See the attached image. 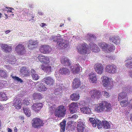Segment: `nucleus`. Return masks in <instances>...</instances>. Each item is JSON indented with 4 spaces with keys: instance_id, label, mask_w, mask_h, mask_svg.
<instances>
[{
    "instance_id": "nucleus-1",
    "label": "nucleus",
    "mask_w": 132,
    "mask_h": 132,
    "mask_svg": "<svg viewBox=\"0 0 132 132\" xmlns=\"http://www.w3.org/2000/svg\"><path fill=\"white\" fill-rule=\"evenodd\" d=\"M89 120L94 127H96L97 126V127L98 129H101L102 127L105 129L110 128V123L107 121H103L102 123L100 120L93 118H90Z\"/></svg>"
},
{
    "instance_id": "nucleus-2",
    "label": "nucleus",
    "mask_w": 132,
    "mask_h": 132,
    "mask_svg": "<svg viewBox=\"0 0 132 132\" xmlns=\"http://www.w3.org/2000/svg\"><path fill=\"white\" fill-rule=\"evenodd\" d=\"M95 111L98 113L102 112H109L112 110L111 104L106 101H102L95 108Z\"/></svg>"
},
{
    "instance_id": "nucleus-3",
    "label": "nucleus",
    "mask_w": 132,
    "mask_h": 132,
    "mask_svg": "<svg viewBox=\"0 0 132 132\" xmlns=\"http://www.w3.org/2000/svg\"><path fill=\"white\" fill-rule=\"evenodd\" d=\"M66 110L65 106L62 105H60L55 109L54 115L59 118L63 117L66 114Z\"/></svg>"
},
{
    "instance_id": "nucleus-4",
    "label": "nucleus",
    "mask_w": 132,
    "mask_h": 132,
    "mask_svg": "<svg viewBox=\"0 0 132 132\" xmlns=\"http://www.w3.org/2000/svg\"><path fill=\"white\" fill-rule=\"evenodd\" d=\"M87 46V44L85 43L78 45L77 48L78 52L79 53L83 54H89L91 51Z\"/></svg>"
},
{
    "instance_id": "nucleus-5",
    "label": "nucleus",
    "mask_w": 132,
    "mask_h": 132,
    "mask_svg": "<svg viewBox=\"0 0 132 132\" xmlns=\"http://www.w3.org/2000/svg\"><path fill=\"white\" fill-rule=\"evenodd\" d=\"M100 47L105 52H110L115 49V46L113 44H109L104 42L100 43Z\"/></svg>"
},
{
    "instance_id": "nucleus-6",
    "label": "nucleus",
    "mask_w": 132,
    "mask_h": 132,
    "mask_svg": "<svg viewBox=\"0 0 132 132\" xmlns=\"http://www.w3.org/2000/svg\"><path fill=\"white\" fill-rule=\"evenodd\" d=\"M43 120L39 118H35L33 119L32 121V125L35 128H40L44 124Z\"/></svg>"
},
{
    "instance_id": "nucleus-7",
    "label": "nucleus",
    "mask_w": 132,
    "mask_h": 132,
    "mask_svg": "<svg viewBox=\"0 0 132 132\" xmlns=\"http://www.w3.org/2000/svg\"><path fill=\"white\" fill-rule=\"evenodd\" d=\"M15 51L18 55H24L26 53L24 45L21 44H19L15 47Z\"/></svg>"
},
{
    "instance_id": "nucleus-8",
    "label": "nucleus",
    "mask_w": 132,
    "mask_h": 132,
    "mask_svg": "<svg viewBox=\"0 0 132 132\" xmlns=\"http://www.w3.org/2000/svg\"><path fill=\"white\" fill-rule=\"evenodd\" d=\"M89 94L92 98L94 99H98L102 96L101 91L96 89H93L90 91Z\"/></svg>"
},
{
    "instance_id": "nucleus-9",
    "label": "nucleus",
    "mask_w": 132,
    "mask_h": 132,
    "mask_svg": "<svg viewBox=\"0 0 132 132\" xmlns=\"http://www.w3.org/2000/svg\"><path fill=\"white\" fill-rule=\"evenodd\" d=\"M106 72L111 74H114L117 71V67L114 65L112 64L106 65L105 68Z\"/></svg>"
},
{
    "instance_id": "nucleus-10",
    "label": "nucleus",
    "mask_w": 132,
    "mask_h": 132,
    "mask_svg": "<svg viewBox=\"0 0 132 132\" xmlns=\"http://www.w3.org/2000/svg\"><path fill=\"white\" fill-rule=\"evenodd\" d=\"M78 105L77 102H72L69 105V109L71 113H76L78 109Z\"/></svg>"
},
{
    "instance_id": "nucleus-11",
    "label": "nucleus",
    "mask_w": 132,
    "mask_h": 132,
    "mask_svg": "<svg viewBox=\"0 0 132 132\" xmlns=\"http://www.w3.org/2000/svg\"><path fill=\"white\" fill-rule=\"evenodd\" d=\"M103 86L107 87L110 85V78L105 76H102L101 78Z\"/></svg>"
},
{
    "instance_id": "nucleus-12",
    "label": "nucleus",
    "mask_w": 132,
    "mask_h": 132,
    "mask_svg": "<svg viewBox=\"0 0 132 132\" xmlns=\"http://www.w3.org/2000/svg\"><path fill=\"white\" fill-rule=\"evenodd\" d=\"M37 58L39 61L42 63L47 64L50 62V59L48 57L42 55H39Z\"/></svg>"
},
{
    "instance_id": "nucleus-13",
    "label": "nucleus",
    "mask_w": 132,
    "mask_h": 132,
    "mask_svg": "<svg viewBox=\"0 0 132 132\" xmlns=\"http://www.w3.org/2000/svg\"><path fill=\"white\" fill-rule=\"evenodd\" d=\"M81 81L80 79L76 78L74 79L73 80L72 87L75 89L78 88L81 85Z\"/></svg>"
},
{
    "instance_id": "nucleus-14",
    "label": "nucleus",
    "mask_w": 132,
    "mask_h": 132,
    "mask_svg": "<svg viewBox=\"0 0 132 132\" xmlns=\"http://www.w3.org/2000/svg\"><path fill=\"white\" fill-rule=\"evenodd\" d=\"M20 74L23 77H26L29 75L30 71L28 68L26 67H23L20 68Z\"/></svg>"
},
{
    "instance_id": "nucleus-15",
    "label": "nucleus",
    "mask_w": 132,
    "mask_h": 132,
    "mask_svg": "<svg viewBox=\"0 0 132 132\" xmlns=\"http://www.w3.org/2000/svg\"><path fill=\"white\" fill-rule=\"evenodd\" d=\"M42 103H34L32 106V109L36 112L39 111L43 106Z\"/></svg>"
},
{
    "instance_id": "nucleus-16",
    "label": "nucleus",
    "mask_w": 132,
    "mask_h": 132,
    "mask_svg": "<svg viewBox=\"0 0 132 132\" xmlns=\"http://www.w3.org/2000/svg\"><path fill=\"white\" fill-rule=\"evenodd\" d=\"M61 63L65 66H70L71 65V61L67 57L65 56L62 57L60 59Z\"/></svg>"
},
{
    "instance_id": "nucleus-17",
    "label": "nucleus",
    "mask_w": 132,
    "mask_h": 132,
    "mask_svg": "<svg viewBox=\"0 0 132 132\" xmlns=\"http://www.w3.org/2000/svg\"><path fill=\"white\" fill-rule=\"evenodd\" d=\"M95 71L99 75L102 74L104 70L102 65L98 63L95 64Z\"/></svg>"
},
{
    "instance_id": "nucleus-18",
    "label": "nucleus",
    "mask_w": 132,
    "mask_h": 132,
    "mask_svg": "<svg viewBox=\"0 0 132 132\" xmlns=\"http://www.w3.org/2000/svg\"><path fill=\"white\" fill-rule=\"evenodd\" d=\"M44 82L49 86L53 85L55 82L54 80L51 77H46L43 79Z\"/></svg>"
},
{
    "instance_id": "nucleus-19",
    "label": "nucleus",
    "mask_w": 132,
    "mask_h": 132,
    "mask_svg": "<svg viewBox=\"0 0 132 132\" xmlns=\"http://www.w3.org/2000/svg\"><path fill=\"white\" fill-rule=\"evenodd\" d=\"M40 68L47 74H50L51 72L52 67L50 65H44L42 64L40 66Z\"/></svg>"
},
{
    "instance_id": "nucleus-20",
    "label": "nucleus",
    "mask_w": 132,
    "mask_h": 132,
    "mask_svg": "<svg viewBox=\"0 0 132 132\" xmlns=\"http://www.w3.org/2000/svg\"><path fill=\"white\" fill-rule=\"evenodd\" d=\"M57 44L59 46L62 48H65L67 47L69 45L68 41L62 39H60L57 42Z\"/></svg>"
},
{
    "instance_id": "nucleus-21",
    "label": "nucleus",
    "mask_w": 132,
    "mask_h": 132,
    "mask_svg": "<svg viewBox=\"0 0 132 132\" xmlns=\"http://www.w3.org/2000/svg\"><path fill=\"white\" fill-rule=\"evenodd\" d=\"M50 47L47 45H43L41 46L39 48L40 52L44 54H46L49 53Z\"/></svg>"
},
{
    "instance_id": "nucleus-22",
    "label": "nucleus",
    "mask_w": 132,
    "mask_h": 132,
    "mask_svg": "<svg viewBox=\"0 0 132 132\" xmlns=\"http://www.w3.org/2000/svg\"><path fill=\"white\" fill-rule=\"evenodd\" d=\"M89 46L92 51L94 52H98L100 51L98 47L94 43H90L89 45Z\"/></svg>"
},
{
    "instance_id": "nucleus-23",
    "label": "nucleus",
    "mask_w": 132,
    "mask_h": 132,
    "mask_svg": "<svg viewBox=\"0 0 132 132\" xmlns=\"http://www.w3.org/2000/svg\"><path fill=\"white\" fill-rule=\"evenodd\" d=\"M1 46L2 50L5 52H10L12 50V47L9 45L5 44H1Z\"/></svg>"
},
{
    "instance_id": "nucleus-24",
    "label": "nucleus",
    "mask_w": 132,
    "mask_h": 132,
    "mask_svg": "<svg viewBox=\"0 0 132 132\" xmlns=\"http://www.w3.org/2000/svg\"><path fill=\"white\" fill-rule=\"evenodd\" d=\"M21 101L18 99H15L13 101V106L17 109H19L21 108Z\"/></svg>"
},
{
    "instance_id": "nucleus-25",
    "label": "nucleus",
    "mask_w": 132,
    "mask_h": 132,
    "mask_svg": "<svg viewBox=\"0 0 132 132\" xmlns=\"http://www.w3.org/2000/svg\"><path fill=\"white\" fill-rule=\"evenodd\" d=\"M89 80L92 83H96L97 80V75L94 73L92 72L89 74Z\"/></svg>"
},
{
    "instance_id": "nucleus-26",
    "label": "nucleus",
    "mask_w": 132,
    "mask_h": 132,
    "mask_svg": "<svg viewBox=\"0 0 132 132\" xmlns=\"http://www.w3.org/2000/svg\"><path fill=\"white\" fill-rule=\"evenodd\" d=\"M38 43L36 40H30L29 41V44L28 47L29 49H32L37 45Z\"/></svg>"
},
{
    "instance_id": "nucleus-27",
    "label": "nucleus",
    "mask_w": 132,
    "mask_h": 132,
    "mask_svg": "<svg viewBox=\"0 0 132 132\" xmlns=\"http://www.w3.org/2000/svg\"><path fill=\"white\" fill-rule=\"evenodd\" d=\"M60 73L62 75H68L70 73L69 70L67 68L62 67L60 68Z\"/></svg>"
},
{
    "instance_id": "nucleus-28",
    "label": "nucleus",
    "mask_w": 132,
    "mask_h": 132,
    "mask_svg": "<svg viewBox=\"0 0 132 132\" xmlns=\"http://www.w3.org/2000/svg\"><path fill=\"white\" fill-rule=\"evenodd\" d=\"M77 130L79 132H83L84 129V125L83 122L81 121L78 122Z\"/></svg>"
},
{
    "instance_id": "nucleus-29",
    "label": "nucleus",
    "mask_w": 132,
    "mask_h": 132,
    "mask_svg": "<svg viewBox=\"0 0 132 132\" xmlns=\"http://www.w3.org/2000/svg\"><path fill=\"white\" fill-rule=\"evenodd\" d=\"M71 70L72 71L73 73L74 74L77 73L79 72L80 70V67L78 64H76L73 67H71L70 68Z\"/></svg>"
},
{
    "instance_id": "nucleus-30",
    "label": "nucleus",
    "mask_w": 132,
    "mask_h": 132,
    "mask_svg": "<svg viewBox=\"0 0 132 132\" xmlns=\"http://www.w3.org/2000/svg\"><path fill=\"white\" fill-rule=\"evenodd\" d=\"M43 98V95L40 93H34L32 95L33 100H40Z\"/></svg>"
},
{
    "instance_id": "nucleus-31",
    "label": "nucleus",
    "mask_w": 132,
    "mask_h": 132,
    "mask_svg": "<svg viewBox=\"0 0 132 132\" xmlns=\"http://www.w3.org/2000/svg\"><path fill=\"white\" fill-rule=\"evenodd\" d=\"M127 97V95L126 92H122L118 94V99L119 101L125 99Z\"/></svg>"
},
{
    "instance_id": "nucleus-32",
    "label": "nucleus",
    "mask_w": 132,
    "mask_h": 132,
    "mask_svg": "<svg viewBox=\"0 0 132 132\" xmlns=\"http://www.w3.org/2000/svg\"><path fill=\"white\" fill-rule=\"evenodd\" d=\"M80 97L79 94L78 93H74L71 95L70 97L71 100L73 101H77Z\"/></svg>"
},
{
    "instance_id": "nucleus-33",
    "label": "nucleus",
    "mask_w": 132,
    "mask_h": 132,
    "mask_svg": "<svg viewBox=\"0 0 132 132\" xmlns=\"http://www.w3.org/2000/svg\"><path fill=\"white\" fill-rule=\"evenodd\" d=\"M80 110L81 112L84 114H89L91 113L90 109L88 107H85L81 108Z\"/></svg>"
},
{
    "instance_id": "nucleus-34",
    "label": "nucleus",
    "mask_w": 132,
    "mask_h": 132,
    "mask_svg": "<svg viewBox=\"0 0 132 132\" xmlns=\"http://www.w3.org/2000/svg\"><path fill=\"white\" fill-rule=\"evenodd\" d=\"M66 121L64 119L61 122L60 124V132H64L65 130V127L66 126Z\"/></svg>"
},
{
    "instance_id": "nucleus-35",
    "label": "nucleus",
    "mask_w": 132,
    "mask_h": 132,
    "mask_svg": "<svg viewBox=\"0 0 132 132\" xmlns=\"http://www.w3.org/2000/svg\"><path fill=\"white\" fill-rule=\"evenodd\" d=\"M125 65L128 68H132V59L128 58L125 61Z\"/></svg>"
},
{
    "instance_id": "nucleus-36",
    "label": "nucleus",
    "mask_w": 132,
    "mask_h": 132,
    "mask_svg": "<svg viewBox=\"0 0 132 132\" xmlns=\"http://www.w3.org/2000/svg\"><path fill=\"white\" fill-rule=\"evenodd\" d=\"M110 39L111 41L117 45L119 44L120 43V40L118 37H111Z\"/></svg>"
},
{
    "instance_id": "nucleus-37",
    "label": "nucleus",
    "mask_w": 132,
    "mask_h": 132,
    "mask_svg": "<svg viewBox=\"0 0 132 132\" xmlns=\"http://www.w3.org/2000/svg\"><path fill=\"white\" fill-rule=\"evenodd\" d=\"M7 94L4 92H0V100L3 101L7 100Z\"/></svg>"
},
{
    "instance_id": "nucleus-38",
    "label": "nucleus",
    "mask_w": 132,
    "mask_h": 132,
    "mask_svg": "<svg viewBox=\"0 0 132 132\" xmlns=\"http://www.w3.org/2000/svg\"><path fill=\"white\" fill-rule=\"evenodd\" d=\"M23 110L26 115L28 117H30L31 115V111L29 108L27 107H24Z\"/></svg>"
},
{
    "instance_id": "nucleus-39",
    "label": "nucleus",
    "mask_w": 132,
    "mask_h": 132,
    "mask_svg": "<svg viewBox=\"0 0 132 132\" xmlns=\"http://www.w3.org/2000/svg\"><path fill=\"white\" fill-rule=\"evenodd\" d=\"M120 104L122 107H126L129 104L128 100L125 99L120 101Z\"/></svg>"
},
{
    "instance_id": "nucleus-40",
    "label": "nucleus",
    "mask_w": 132,
    "mask_h": 132,
    "mask_svg": "<svg viewBox=\"0 0 132 132\" xmlns=\"http://www.w3.org/2000/svg\"><path fill=\"white\" fill-rule=\"evenodd\" d=\"M7 73L6 71L3 70H0V77L3 78H6L7 76Z\"/></svg>"
},
{
    "instance_id": "nucleus-41",
    "label": "nucleus",
    "mask_w": 132,
    "mask_h": 132,
    "mask_svg": "<svg viewBox=\"0 0 132 132\" xmlns=\"http://www.w3.org/2000/svg\"><path fill=\"white\" fill-rule=\"evenodd\" d=\"M11 76L15 81H16L18 82L22 83L23 82V81L22 79L16 76H13L11 75Z\"/></svg>"
},
{
    "instance_id": "nucleus-42",
    "label": "nucleus",
    "mask_w": 132,
    "mask_h": 132,
    "mask_svg": "<svg viewBox=\"0 0 132 132\" xmlns=\"http://www.w3.org/2000/svg\"><path fill=\"white\" fill-rule=\"evenodd\" d=\"M30 100L29 98H27L24 99L23 101V103L26 105H28L30 103Z\"/></svg>"
},
{
    "instance_id": "nucleus-43",
    "label": "nucleus",
    "mask_w": 132,
    "mask_h": 132,
    "mask_svg": "<svg viewBox=\"0 0 132 132\" xmlns=\"http://www.w3.org/2000/svg\"><path fill=\"white\" fill-rule=\"evenodd\" d=\"M102 92L104 96H105L106 98H108L109 97L110 94L107 92L105 91H103Z\"/></svg>"
},
{
    "instance_id": "nucleus-44",
    "label": "nucleus",
    "mask_w": 132,
    "mask_h": 132,
    "mask_svg": "<svg viewBox=\"0 0 132 132\" xmlns=\"http://www.w3.org/2000/svg\"><path fill=\"white\" fill-rule=\"evenodd\" d=\"M41 91H46L47 90V88L43 84H41V86L39 87Z\"/></svg>"
},
{
    "instance_id": "nucleus-45",
    "label": "nucleus",
    "mask_w": 132,
    "mask_h": 132,
    "mask_svg": "<svg viewBox=\"0 0 132 132\" xmlns=\"http://www.w3.org/2000/svg\"><path fill=\"white\" fill-rule=\"evenodd\" d=\"M32 78L35 80H37L38 79V77L37 74L32 73L31 74Z\"/></svg>"
},
{
    "instance_id": "nucleus-46",
    "label": "nucleus",
    "mask_w": 132,
    "mask_h": 132,
    "mask_svg": "<svg viewBox=\"0 0 132 132\" xmlns=\"http://www.w3.org/2000/svg\"><path fill=\"white\" fill-rule=\"evenodd\" d=\"M73 123L72 121H70L68 122L67 123L68 127L69 128H71L73 127Z\"/></svg>"
},
{
    "instance_id": "nucleus-47",
    "label": "nucleus",
    "mask_w": 132,
    "mask_h": 132,
    "mask_svg": "<svg viewBox=\"0 0 132 132\" xmlns=\"http://www.w3.org/2000/svg\"><path fill=\"white\" fill-rule=\"evenodd\" d=\"M57 37L56 36H52L51 37V39L54 41H57L58 40Z\"/></svg>"
},
{
    "instance_id": "nucleus-48",
    "label": "nucleus",
    "mask_w": 132,
    "mask_h": 132,
    "mask_svg": "<svg viewBox=\"0 0 132 132\" xmlns=\"http://www.w3.org/2000/svg\"><path fill=\"white\" fill-rule=\"evenodd\" d=\"M78 117V116L77 114H75L71 116V117H69V118L75 119H77Z\"/></svg>"
},
{
    "instance_id": "nucleus-49",
    "label": "nucleus",
    "mask_w": 132,
    "mask_h": 132,
    "mask_svg": "<svg viewBox=\"0 0 132 132\" xmlns=\"http://www.w3.org/2000/svg\"><path fill=\"white\" fill-rule=\"evenodd\" d=\"M8 9H10V10H8L7 11V13L8 12H12V10H14V9L10 7H6Z\"/></svg>"
},
{
    "instance_id": "nucleus-50",
    "label": "nucleus",
    "mask_w": 132,
    "mask_h": 132,
    "mask_svg": "<svg viewBox=\"0 0 132 132\" xmlns=\"http://www.w3.org/2000/svg\"><path fill=\"white\" fill-rule=\"evenodd\" d=\"M129 103V108L131 109H132V99L130 100Z\"/></svg>"
},
{
    "instance_id": "nucleus-51",
    "label": "nucleus",
    "mask_w": 132,
    "mask_h": 132,
    "mask_svg": "<svg viewBox=\"0 0 132 132\" xmlns=\"http://www.w3.org/2000/svg\"><path fill=\"white\" fill-rule=\"evenodd\" d=\"M6 82V81H4L3 80H0V85H1V86H4V85L3 84V83H4L5 82Z\"/></svg>"
},
{
    "instance_id": "nucleus-52",
    "label": "nucleus",
    "mask_w": 132,
    "mask_h": 132,
    "mask_svg": "<svg viewBox=\"0 0 132 132\" xmlns=\"http://www.w3.org/2000/svg\"><path fill=\"white\" fill-rule=\"evenodd\" d=\"M54 92V94L55 95H58L60 94V92L58 91V89L55 90Z\"/></svg>"
},
{
    "instance_id": "nucleus-53",
    "label": "nucleus",
    "mask_w": 132,
    "mask_h": 132,
    "mask_svg": "<svg viewBox=\"0 0 132 132\" xmlns=\"http://www.w3.org/2000/svg\"><path fill=\"white\" fill-rule=\"evenodd\" d=\"M4 106L0 104V110H4Z\"/></svg>"
},
{
    "instance_id": "nucleus-54",
    "label": "nucleus",
    "mask_w": 132,
    "mask_h": 132,
    "mask_svg": "<svg viewBox=\"0 0 132 132\" xmlns=\"http://www.w3.org/2000/svg\"><path fill=\"white\" fill-rule=\"evenodd\" d=\"M89 37L90 38H91L92 39L94 38V36L93 35L91 34H89L88 35Z\"/></svg>"
},
{
    "instance_id": "nucleus-55",
    "label": "nucleus",
    "mask_w": 132,
    "mask_h": 132,
    "mask_svg": "<svg viewBox=\"0 0 132 132\" xmlns=\"http://www.w3.org/2000/svg\"><path fill=\"white\" fill-rule=\"evenodd\" d=\"M46 25V24L45 23H42L40 24V26L42 27H43Z\"/></svg>"
},
{
    "instance_id": "nucleus-56",
    "label": "nucleus",
    "mask_w": 132,
    "mask_h": 132,
    "mask_svg": "<svg viewBox=\"0 0 132 132\" xmlns=\"http://www.w3.org/2000/svg\"><path fill=\"white\" fill-rule=\"evenodd\" d=\"M19 118L21 120H23L24 119V117L22 116H19Z\"/></svg>"
},
{
    "instance_id": "nucleus-57",
    "label": "nucleus",
    "mask_w": 132,
    "mask_h": 132,
    "mask_svg": "<svg viewBox=\"0 0 132 132\" xmlns=\"http://www.w3.org/2000/svg\"><path fill=\"white\" fill-rule=\"evenodd\" d=\"M31 74L32 73H35V70L34 69H32L31 70Z\"/></svg>"
},
{
    "instance_id": "nucleus-58",
    "label": "nucleus",
    "mask_w": 132,
    "mask_h": 132,
    "mask_svg": "<svg viewBox=\"0 0 132 132\" xmlns=\"http://www.w3.org/2000/svg\"><path fill=\"white\" fill-rule=\"evenodd\" d=\"M8 132H12V130L10 128H8L7 129Z\"/></svg>"
},
{
    "instance_id": "nucleus-59",
    "label": "nucleus",
    "mask_w": 132,
    "mask_h": 132,
    "mask_svg": "<svg viewBox=\"0 0 132 132\" xmlns=\"http://www.w3.org/2000/svg\"><path fill=\"white\" fill-rule=\"evenodd\" d=\"M38 13L39 15L41 16H42L43 15V13L41 12H38Z\"/></svg>"
},
{
    "instance_id": "nucleus-60",
    "label": "nucleus",
    "mask_w": 132,
    "mask_h": 132,
    "mask_svg": "<svg viewBox=\"0 0 132 132\" xmlns=\"http://www.w3.org/2000/svg\"><path fill=\"white\" fill-rule=\"evenodd\" d=\"M14 132H17V129L16 127L14 128Z\"/></svg>"
},
{
    "instance_id": "nucleus-61",
    "label": "nucleus",
    "mask_w": 132,
    "mask_h": 132,
    "mask_svg": "<svg viewBox=\"0 0 132 132\" xmlns=\"http://www.w3.org/2000/svg\"><path fill=\"white\" fill-rule=\"evenodd\" d=\"M10 31L9 30H7L5 31V33L6 34H7L8 33H9Z\"/></svg>"
},
{
    "instance_id": "nucleus-62",
    "label": "nucleus",
    "mask_w": 132,
    "mask_h": 132,
    "mask_svg": "<svg viewBox=\"0 0 132 132\" xmlns=\"http://www.w3.org/2000/svg\"><path fill=\"white\" fill-rule=\"evenodd\" d=\"M129 75L130 76V77L132 78V71L129 72Z\"/></svg>"
},
{
    "instance_id": "nucleus-63",
    "label": "nucleus",
    "mask_w": 132,
    "mask_h": 132,
    "mask_svg": "<svg viewBox=\"0 0 132 132\" xmlns=\"http://www.w3.org/2000/svg\"><path fill=\"white\" fill-rule=\"evenodd\" d=\"M2 126V122L1 119H0V129H1Z\"/></svg>"
},
{
    "instance_id": "nucleus-64",
    "label": "nucleus",
    "mask_w": 132,
    "mask_h": 132,
    "mask_svg": "<svg viewBox=\"0 0 132 132\" xmlns=\"http://www.w3.org/2000/svg\"><path fill=\"white\" fill-rule=\"evenodd\" d=\"M64 25V24L63 23H61L60 26V27H62Z\"/></svg>"
}]
</instances>
